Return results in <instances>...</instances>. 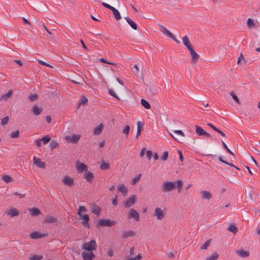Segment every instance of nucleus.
<instances>
[{
	"label": "nucleus",
	"mask_w": 260,
	"mask_h": 260,
	"mask_svg": "<svg viewBox=\"0 0 260 260\" xmlns=\"http://www.w3.org/2000/svg\"><path fill=\"white\" fill-rule=\"evenodd\" d=\"M28 100L29 101L34 102L38 100V95L37 93H35L31 95H30L28 98Z\"/></svg>",
	"instance_id": "36"
},
{
	"label": "nucleus",
	"mask_w": 260,
	"mask_h": 260,
	"mask_svg": "<svg viewBox=\"0 0 260 260\" xmlns=\"http://www.w3.org/2000/svg\"><path fill=\"white\" fill-rule=\"evenodd\" d=\"M34 164L39 168L42 169L45 168V163L43 161H42L40 158H36L35 156L34 157Z\"/></svg>",
	"instance_id": "10"
},
{
	"label": "nucleus",
	"mask_w": 260,
	"mask_h": 260,
	"mask_svg": "<svg viewBox=\"0 0 260 260\" xmlns=\"http://www.w3.org/2000/svg\"><path fill=\"white\" fill-rule=\"evenodd\" d=\"M127 218H134L136 221H138L139 220V212H129L127 215Z\"/></svg>",
	"instance_id": "22"
},
{
	"label": "nucleus",
	"mask_w": 260,
	"mask_h": 260,
	"mask_svg": "<svg viewBox=\"0 0 260 260\" xmlns=\"http://www.w3.org/2000/svg\"><path fill=\"white\" fill-rule=\"evenodd\" d=\"M174 133L175 134H176L178 135H180L181 136V137H185V134H184V133L181 131V130H175L174 131Z\"/></svg>",
	"instance_id": "49"
},
{
	"label": "nucleus",
	"mask_w": 260,
	"mask_h": 260,
	"mask_svg": "<svg viewBox=\"0 0 260 260\" xmlns=\"http://www.w3.org/2000/svg\"><path fill=\"white\" fill-rule=\"evenodd\" d=\"M116 223L115 220H111L110 219H101L97 223V226H108L111 227Z\"/></svg>",
	"instance_id": "1"
},
{
	"label": "nucleus",
	"mask_w": 260,
	"mask_h": 260,
	"mask_svg": "<svg viewBox=\"0 0 260 260\" xmlns=\"http://www.w3.org/2000/svg\"><path fill=\"white\" fill-rule=\"evenodd\" d=\"M57 220V217L52 215L47 216L44 220V223H54Z\"/></svg>",
	"instance_id": "11"
},
{
	"label": "nucleus",
	"mask_w": 260,
	"mask_h": 260,
	"mask_svg": "<svg viewBox=\"0 0 260 260\" xmlns=\"http://www.w3.org/2000/svg\"><path fill=\"white\" fill-rule=\"evenodd\" d=\"M12 93H13V90H10L6 94L1 96L0 101H6L8 99L10 98L12 96Z\"/></svg>",
	"instance_id": "25"
},
{
	"label": "nucleus",
	"mask_w": 260,
	"mask_h": 260,
	"mask_svg": "<svg viewBox=\"0 0 260 260\" xmlns=\"http://www.w3.org/2000/svg\"><path fill=\"white\" fill-rule=\"evenodd\" d=\"M230 94L238 104H240V100L234 91H231L230 92Z\"/></svg>",
	"instance_id": "30"
},
{
	"label": "nucleus",
	"mask_w": 260,
	"mask_h": 260,
	"mask_svg": "<svg viewBox=\"0 0 260 260\" xmlns=\"http://www.w3.org/2000/svg\"><path fill=\"white\" fill-rule=\"evenodd\" d=\"M30 237L32 239H38L42 238H44L48 236V234L43 233L39 231L33 232L30 234Z\"/></svg>",
	"instance_id": "5"
},
{
	"label": "nucleus",
	"mask_w": 260,
	"mask_h": 260,
	"mask_svg": "<svg viewBox=\"0 0 260 260\" xmlns=\"http://www.w3.org/2000/svg\"><path fill=\"white\" fill-rule=\"evenodd\" d=\"M38 62H39V63H40L41 65L45 66L48 67H50V68H53L51 65H50L49 64H48V63L43 61V60H38Z\"/></svg>",
	"instance_id": "50"
},
{
	"label": "nucleus",
	"mask_w": 260,
	"mask_h": 260,
	"mask_svg": "<svg viewBox=\"0 0 260 260\" xmlns=\"http://www.w3.org/2000/svg\"><path fill=\"white\" fill-rule=\"evenodd\" d=\"M10 137L12 138H16L19 137V131L17 130L14 132L11 133Z\"/></svg>",
	"instance_id": "40"
},
{
	"label": "nucleus",
	"mask_w": 260,
	"mask_h": 260,
	"mask_svg": "<svg viewBox=\"0 0 260 260\" xmlns=\"http://www.w3.org/2000/svg\"><path fill=\"white\" fill-rule=\"evenodd\" d=\"M211 244V240H207L202 246L200 247V249L205 250L207 249L209 246Z\"/></svg>",
	"instance_id": "35"
},
{
	"label": "nucleus",
	"mask_w": 260,
	"mask_h": 260,
	"mask_svg": "<svg viewBox=\"0 0 260 260\" xmlns=\"http://www.w3.org/2000/svg\"><path fill=\"white\" fill-rule=\"evenodd\" d=\"M236 253L241 257H247L249 256V252L243 249L237 250Z\"/></svg>",
	"instance_id": "16"
},
{
	"label": "nucleus",
	"mask_w": 260,
	"mask_h": 260,
	"mask_svg": "<svg viewBox=\"0 0 260 260\" xmlns=\"http://www.w3.org/2000/svg\"><path fill=\"white\" fill-rule=\"evenodd\" d=\"M136 197L135 195H133L129 197L127 200L123 203V205L125 207H129L133 205L136 202Z\"/></svg>",
	"instance_id": "6"
},
{
	"label": "nucleus",
	"mask_w": 260,
	"mask_h": 260,
	"mask_svg": "<svg viewBox=\"0 0 260 260\" xmlns=\"http://www.w3.org/2000/svg\"><path fill=\"white\" fill-rule=\"evenodd\" d=\"M19 212H7L8 215H10L11 217L18 216Z\"/></svg>",
	"instance_id": "57"
},
{
	"label": "nucleus",
	"mask_w": 260,
	"mask_h": 260,
	"mask_svg": "<svg viewBox=\"0 0 260 260\" xmlns=\"http://www.w3.org/2000/svg\"><path fill=\"white\" fill-rule=\"evenodd\" d=\"M141 104L144 108L147 109H149L150 108V104L147 101L144 99H141Z\"/></svg>",
	"instance_id": "31"
},
{
	"label": "nucleus",
	"mask_w": 260,
	"mask_h": 260,
	"mask_svg": "<svg viewBox=\"0 0 260 260\" xmlns=\"http://www.w3.org/2000/svg\"><path fill=\"white\" fill-rule=\"evenodd\" d=\"M103 127V124L102 123L100 124L98 126L94 128L93 134L94 135H99L102 133Z\"/></svg>",
	"instance_id": "17"
},
{
	"label": "nucleus",
	"mask_w": 260,
	"mask_h": 260,
	"mask_svg": "<svg viewBox=\"0 0 260 260\" xmlns=\"http://www.w3.org/2000/svg\"><path fill=\"white\" fill-rule=\"evenodd\" d=\"M137 132L136 136V139H138L140 135L141 132L142 131V128L144 126V124L140 121H138L137 123Z\"/></svg>",
	"instance_id": "21"
},
{
	"label": "nucleus",
	"mask_w": 260,
	"mask_h": 260,
	"mask_svg": "<svg viewBox=\"0 0 260 260\" xmlns=\"http://www.w3.org/2000/svg\"><path fill=\"white\" fill-rule=\"evenodd\" d=\"M219 255L217 253H214L212 256L206 257V260H216Z\"/></svg>",
	"instance_id": "38"
},
{
	"label": "nucleus",
	"mask_w": 260,
	"mask_h": 260,
	"mask_svg": "<svg viewBox=\"0 0 260 260\" xmlns=\"http://www.w3.org/2000/svg\"><path fill=\"white\" fill-rule=\"evenodd\" d=\"M119 191L121 192L123 196H125L127 192V189L123 184H120L118 186Z\"/></svg>",
	"instance_id": "26"
},
{
	"label": "nucleus",
	"mask_w": 260,
	"mask_h": 260,
	"mask_svg": "<svg viewBox=\"0 0 260 260\" xmlns=\"http://www.w3.org/2000/svg\"><path fill=\"white\" fill-rule=\"evenodd\" d=\"M14 195L19 196L20 199H22L25 197V194H20L18 193L17 192H15L14 193Z\"/></svg>",
	"instance_id": "60"
},
{
	"label": "nucleus",
	"mask_w": 260,
	"mask_h": 260,
	"mask_svg": "<svg viewBox=\"0 0 260 260\" xmlns=\"http://www.w3.org/2000/svg\"><path fill=\"white\" fill-rule=\"evenodd\" d=\"M109 94L113 96V97L115 98L116 99L119 100V97L116 95V94L115 93V92L112 89H109Z\"/></svg>",
	"instance_id": "48"
},
{
	"label": "nucleus",
	"mask_w": 260,
	"mask_h": 260,
	"mask_svg": "<svg viewBox=\"0 0 260 260\" xmlns=\"http://www.w3.org/2000/svg\"><path fill=\"white\" fill-rule=\"evenodd\" d=\"M58 143L54 140H52L49 144L50 147L52 150L58 147Z\"/></svg>",
	"instance_id": "34"
},
{
	"label": "nucleus",
	"mask_w": 260,
	"mask_h": 260,
	"mask_svg": "<svg viewBox=\"0 0 260 260\" xmlns=\"http://www.w3.org/2000/svg\"><path fill=\"white\" fill-rule=\"evenodd\" d=\"M100 60L101 62H103V63H107V64H112L113 66H116V64L114 63L108 62L105 59H104L103 58H101L100 59Z\"/></svg>",
	"instance_id": "52"
},
{
	"label": "nucleus",
	"mask_w": 260,
	"mask_h": 260,
	"mask_svg": "<svg viewBox=\"0 0 260 260\" xmlns=\"http://www.w3.org/2000/svg\"><path fill=\"white\" fill-rule=\"evenodd\" d=\"M175 184H176L177 188H182L183 187V182L180 180H177Z\"/></svg>",
	"instance_id": "47"
},
{
	"label": "nucleus",
	"mask_w": 260,
	"mask_h": 260,
	"mask_svg": "<svg viewBox=\"0 0 260 260\" xmlns=\"http://www.w3.org/2000/svg\"><path fill=\"white\" fill-rule=\"evenodd\" d=\"M102 5L105 8H108L109 9H110V10H111L114 7L110 6V5L107 4V3H105L104 2L102 3Z\"/></svg>",
	"instance_id": "54"
},
{
	"label": "nucleus",
	"mask_w": 260,
	"mask_h": 260,
	"mask_svg": "<svg viewBox=\"0 0 260 260\" xmlns=\"http://www.w3.org/2000/svg\"><path fill=\"white\" fill-rule=\"evenodd\" d=\"M168 157V152L165 151L163 152L162 155L161 156L160 159L162 161H165Z\"/></svg>",
	"instance_id": "44"
},
{
	"label": "nucleus",
	"mask_w": 260,
	"mask_h": 260,
	"mask_svg": "<svg viewBox=\"0 0 260 260\" xmlns=\"http://www.w3.org/2000/svg\"><path fill=\"white\" fill-rule=\"evenodd\" d=\"M130 130V127L129 125H127L125 126L124 128L122 131V133L124 134H125L126 136H127L129 134Z\"/></svg>",
	"instance_id": "42"
},
{
	"label": "nucleus",
	"mask_w": 260,
	"mask_h": 260,
	"mask_svg": "<svg viewBox=\"0 0 260 260\" xmlns=\"http://www.w3.org/2000/svg\"><path fill=\"white\" fill-rule=\"evenodd\" d=\"M94 176L90 172H87L84 174V178L87 182H91Z\"/></svg>",
	"instance_id": "23"
},
{
	"label": "nucleus",
	"mask_w": 260,
	"mask_h": 260,
	"mask_svg": "<svg viewBox=\"0 0 260 260\" xmlns=\"http://www.w3.org/2000/svg\"><path fill=\"white\" fill-rule=\"evenodd\" d=\"M196 133L199 135V136H203L205 131L199 125H196Z\"/></svg>",
	"instance_id": "29"
},
{
	"label": "nucleus",
	"mask_w": 260,
	"mask_h": 260,
	"mask_svg": "<svg viewBox=\"0 0 260 260\" xmlns=\"http://www.w3.org/2000/svg\"><path fill=\"white\" fill-rule=\"evenodd\" d=\"M9 121L8 116H6L2 119V124L4 125L8 123Z\"/></svg>",
	"instance_id": "46"
},
{
	"label": "nucleus",
	"mask_w": 260,
	"mask_h": 260,
	"mask_svg": "<svg viewBox=\"0 0 260 260\" xmlns=\"http://www.w3.org/2000/svg\"><path fill=\"white\" fill-rule=\"evenodd\" d=\"M41 139L40 140H37L36 141H35V144L38 146V147H40L41 146Z\"/></svg>",
	"instance_id": "62"
},
{
	"label": "nucleus",
	"mask_w": 260,
	"mask_h": 260,
	"mask_svg": "<svg viewBox=\"0 0 260 260\" xmlns=\"http://www.w3.org/2000/svg\"><path fill=\"white\" fill-rule=\"evenodd\" d=\"M214 131L217 132L218 134H219L221 136L223 137H225V135L223 132H222L221 131H220L219 129L217 128V127H215L214 129Z\"/></svg>",
	"instance_id": "58"
},
{
	"label": "nucleus",
	"mask_w": 260,
	"mask_h": 260,
	"mask_svg": "<svg viewBox=\"0 0 260 260\" xmlns=\"http://www.w3.org/2000/svg\"><path fill=\"white\" fill-rule=\"evenodd\" d=\"M152 152L151 150H148L146 151V156L149 160L151 159V158L152 156Z\"/></svg>",
	"instance_id": "51"
},
{
	"label": "nucleus",
	"mask_w": 260,
	"mask_h": 260,
	"mask_svg": "<svg viewBox=\"0 0 260 260\" xmlns=\"http://www.w3.org/2000/svg\"><path fill=\"white\" fill-rule=\"evenodd\" d=\"M111 11H112L113 12V14L114 16V17L117 20H119L121 19V15H120V14L119 13V12L116 9H115L114 7L111 10Z\"/></svg>",
	"instance_id": "27"
},
{
	"label": "nucleus",
	"mask_w": 260,
	"mask_h": 260,
	"mask_svg": "<svg viewBox=\"0 0 260 260\" xmlns=\"http://www.w3.org/2000/svg\"><path fill=\"white\" fill-rule=\"evenodd\" d=\"M155 216H156L158 219H161L165 216L164 212H155Z\"/></svg>",
	"instance_id": "41"
},
{
	"label": "nucleus",
	"mask_w": 260,
	"mask_h": 260,
	"mask_svg": "<svg viewBox=\"0 0 260 260\" xmlns=\"http://www.w3.org/2000/svg\"><path fill=\"white\" fill-rule=\"evenodd\" d=\"M201 193L202 198L204 199L210 200L212 198L211 193L208 191H205V190L202 191Z\"/></svg>",
	"instance_id": "20"
},
{
	"label": "nucleus",
	"mask_w": 260,
	"mask_h": 260,
	"mask_svg": "<svg viewBox=\"0 0 260 260\" xmlns=\"http://www.w3.org/2000/svg\"><path fill=\"white\" fill-rule=\"evenodd\" d=\"M14 62L18 64L20 66H22L23 62L20 60H15Z\"/></svg>",
	"instance_id": "64"
},
{
	"label": "nucleus",
	"mask_w": 260,
	"mask_h": 260,
	"mask_svg": "<svg viewBox=\"0 0 260 260\" xmlns=\"http://www.w3.org/2000/svg\"><path fill=\"white\" fill-rule=\"evenodd\" d=\"M45 118L47 122L48 123H50L51 122V118L50 116L47 115Z\"/></svg>",
	"instance_id": "63"
},
{
	"label": "nucleus",
	"mask_w": 260,
	"mask_h": 260,
	"mask_svg": "<svg viewBox=\"0 0 260 260\" xmlns=\"http://www.w3.org/2000/svg\"><path fill=\"white\" fill-rule=\"evenodd\" d=\"M96 248V244L94 240H92L90 241L85 243L82 246V249L92 252L93 250H95Z\"/></svg>",
	"instance_id": "2"
},
{
	"label": "nucleus",
	"mask_w": 260,
	"mask_h": 260,
	"mask_svg": "<svg viewBox=\"0 0 260 260\" xmlns=\"http://www.w3.org/2000/svg\"><path fill=\"white\" fill-rule=\"evenodd\" d=\"M182 42L188 50H190L193 48L192 45L190 43L188 38L186 36H185L183 37Z\"/></svg>",
	"instance_id": "12"
},
{
	"label": "nucleus",
	"mask_w": 260,
	"mask_h": 260,
	"mask_svg": "<svg viewBox=\"0 0 260 260\" xmlns=\"http://www.w3.org/2000/svg\"><path fill=\"white\" fill-rule=\"evenodd\" d=\"M117 198V196H116L115 198L112 200V203L115 206H116L118 204Z\"/></svg>",
	"instance_id": "61"
},
{
	"label": "nucleus",
	"mask_w": 260,
	"mask_h": 260,
	"mask_svg": "<svg viewBox=\"0 0 260 260\" xmlns=\"http://www.w3.org/2000/svg\"><path fill=\"white\" fill-rule=\"evenodd\" d=\"M141 174H139L138 176L136 177L133 180V184H135L137 182H138L140 179Z\"/></svg>",
	"instance_id": "53"
},
{
	"label": "nucleus",
	"mask_w": 260,
	"mask_h": 260,
	"mask_svg": "<svg viewBox=\"0 0 260 260\" xmlns=\"http://www.w3.org/2000/svg\"><path fill=\"white\" fill-rule=\"evenodd\" d=\"M189 51H190V55L191 56V63L192 64H196L198 60V59L199 58V55L197 53H196L194 51V50H193V48Z\"/></svg>",
	"instance_id": "8"
},
{
	"label": "nucleus",
	"mask_w": 260,
	"mask_h": 260,
	"mask_svg": "<svg viewBox=\"0 0 260 260\" xmlns=\"http://www.w3.org/2000/svg\"><path fill=\"white\" fill-rule=\"evenodd\" d=\"M77 169L78 171L81 172H83L84 171H87V167L84 164L81 162L77 166Z\"/></svg>",
	"instance_id": "24"
},
{
	"label": "nucleus",
	"mask_w": 260,
	"mask_h": 260,
	"mask_svg": "<svg viewBox=\"0 0 260 260\" xmlns=\"http://www.w3.org/2000/svg\"><path fill=\"white\" fill-rule=\"evenodd\" d=\"M175 187V184L172 182L167 181L163 184L162 190L164 192L171 191Z\"/></svg>",
	"instance_id": "3"
},
{
	"label": "nucleus",
	"mask_w": 260,
	"mask_h": 260,
	"mask_svg": "<svg viewBox=\"0 0 260 260\" xmlns=\"http://www.w3.org/2000/svg\"><path fill=\"white\" fill-rule=\"evenodd\" d=\"M124 19L133 29L135 30H136L137 29V24L131 19H130L128 17H124Z\"/></svg>",
	"instance_id": "18"
},
{
	"label": "nucleus",
	"mask_w": 260,
	"mask_h": 260,
	"mask_svg": "<svg viewBox=\"0 0 260 260\" xmlns=\"http://www.w3.org/2000/svg\"><path fill=\"white\" fill-rule=\"evenodd\" d=\"M100 168L103 170H107L110 168V165L108 163L103 161L101 164Z\"/></svg>",
	"instance_id": "37"
},
{
	"label": "nucleus",
	"mask_w": 260,
	"mask_h": 260,
	"mask_svg": "<svg viewBox=\"0 0 260 260\" xmlns=\"http://www.w3.org/2000/svg\"><path fill=\"white\" fill-rule=\"evenodd\" d=\"M142 258V255L140 254H138L135 257H126V260H140Z\"/></svg>",
	"instance_id": "43"
},
{
	"label": "nucleus",
	"mask_w": 260,
	"mask_h": 260,
	"mask_svg": "<svg viewBox=\"0 0 260 260\" xmlns=\"http://www.w3.org/2000/svg\"><path fill=\"white\" fill-rule=\"evenodd\" d=\"M82 212H78V214L80 216V218L82 220V223L84 226L89 228V216L87 214L82 215Z\"/></svg>",
	"instance_id": "4"
},
{
	"label": "nucleus",
	"mask_w": 260,
	"mask_h": 260,
	"mask_svg": "<svg viewBox=\"0 0 260 260\" xmlns=\"http://www.w3.org/2000/svg\"><path fill=\"white\" fill-rule=\"evenodd\" d=\"M32 111L34 115H38L42 112L43 109L39 108L37 105H34L32 107Z\"/></svg>",
	"instance_id": "19"
},
{
	"label": "nucleus",
	"mask_w": 260,
	"mask_h": 260,
	"mask_svg": "<svg viewBox=\"0 0 260 260\" xmlns=\"http://www.w3.org/2000/svg\"><path fill=\"white\" fill-rule=\"evenodd\" d=\"M80 137V135H73L71 137L70 136H67L66 137V140L67 141L70 140L71 142L73 143H77V142L78 141Z\"/></svg>",
	"instance_id": "13"
},
{
	"label": "nucleus",
	"mask_w": 260,
	"mask_h": 260,
	"mask_svg": "<svg viewBox=\"0 0 260 260\" xmlns=\"http://www.w3.org/2000/svg\"><path fill=\"white\" fill-rule=\"evenodd\" d=\"M247 25L249 28L254 27L255 23L253 20L251 18H248L247 20Z\"/></svg>",
	"instance_id": "32"
},
{
	"label": "nucleus",
	"mask_w": 260,
	"mask_h": 260,
	"mask_svg": "<svg viewBox=\"0 0 260 260\" xmlns=\"http://www.w3.org/2000/svg\"><path fill=\"white\" fill-rule=\"evenodd\" d=\"M135 235V232L133 230H129L127 231H124L123 234L121 235L122 239H126L129 237H133Z\"/></svg>",
	"instance_id": "15"
},
{
	"label": "nucleus",
	"mask_w": 260,
	"mask_h": 260,
	"mask_svg": "<svg viewBox=\"0 0 260 260\" xmlns=\"http://www.w3.org/2000/svg\"><path fill=\"white\" fill-rule=\"evenodd\" d=\"M87 102H88L87 99L86 98H85V96H82L81 102H80V104L85 105L87 103Z\"/></svg>",
	"instance_id": "56"
},
{
	"label": "nucleus",
	"mask_w": 260,
	"mask_h": 260,
	"mask_svg": "<svg viewBox=\"0 0 260 260\" xmlns=\"http://www.w3.org/2000/svg\"><path fill=\"white\" fill-rule=\"evenodd\" d=\"M43 258L42 255H34L30 257V260H41Z\"/></svg>",
	"instance_id": "45"
},
{
	"label": "nucleus",
	"mask_w": 260,
	"mask_h": 260,
	"mask_svg": "<svg viewBox=\"0 0 260 260\" xmlns=\"http://www.w3.org/2000/svg\"><path fill=\"white\" fill-rule=\"evenodd\" d=\"M3 180L6 183H10L13 181V178L9 175H4L2 177Z\"/></svg>",
	"instance_id": "33"
},
{
	"label": "nucleus",
	"mask_w": 260,
	"mask_h": 260,
	"mask_svg": "<svg viewBox=\"0 0 260 260\" xmlns=\"http://www.w3.org/2000/svg\"><path fill=\"white\" fill-rule=\"evenodd\" d=\"M242 60L243 61L244 63L246 61H245V59L244 56H243V55L242 54H241L240 56H239V57L238 59L237 63L238 64H239L241 62Z\"/></svg>",
	"instance_id": "55"
},
{
	"label": "nucleus",
	"mask_w": 260,
	"mask_h": 260,
	"mask_svg": "<svg viewBox=\"0 0 260 260\" xmlns=\"http://www.w3.org/2000/svg\"><path fill=\"white\" fill-rule=\"evenodd\" d=\"M178 153L179 154V159L181 161H183V156L182 152L178 150Z\"/></svg>",
	"instance_id": "59"
},
{
	"label": "nucleus",
	"mask_w": 260,
	"mask_h": 260,
	"mask_svg": "<svg viewBox=\"0 0 260 260\" xmlns=\"http://www.w3.org/2000/svg\"><path fill=\"white\" fill-rule=\"evenodd\" d=\"M228 230L235 235L238 231V228L233 223L230 224Z\"/></svg>",
	"instance_id": "28"
},
{
	"label": "nucleus",
	"mask_w": 260,
	"mask_h": 260,
	"mask_svg": "<svg viewBox=\"0 0 260 260\" xmlns=\"http://www.w3.org/2000/svg\"><path fill=\"white\" fill-rule=\"evenodd\" d=\"M82 256L83 260H92L94 257H95V255L93 254V252H85L83 251L82 253Z\"/></svg>",
	"instance_id": "7"
},
{
	"label": "nucleus",
	"mask_w": 260,
	"mask_h": 260,
	"mask_svg": "<svg viewBox=\"0 0 260 260\" xmlns=\"http://www.w3.org/2000/svg\"><path fill=\"white\" fill-rule=\"evenodd\" d=\"M50 138L48 136H46L41 139V141L43 142L44 144H46L50 141Z\"/></svg>",
	"instance_id": "39"
},
{
	"label": "nucleus",
	"mask_w": 260,
	"mask_h": 260,
	"mask_svg": "<svg viewBox=\"0 0 260 260\" xmlns=\"http://www.w3.org/2000/svg\"><path fill=\"white\" fill-rule=\"evenodd\" d=\"M159 27H160L161 31L162 33L166 34L167 36H169L172 39H174V35L171 33L170 31H169L166 27H165L163 25L159 24Z\"/></svg>",
	"instance_id": "14"
},
{
	"label": "nucleus",
	"mask_w": 260,
	"mask_h": 260,
	"mask_svg": "<svg viewBox=\"0 0 260 260\" xmlns=\"http://www.w3.org/2000/svg\"><path fill=\"white\" fill-rule=\"evenodd\" d=\"M62 182L65 185L70 187L72 186L74 184V179L68 176L64 177L62 180Z\"/></svg>",
	"instance_id": "9"
}]
</instances>
